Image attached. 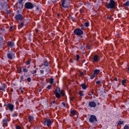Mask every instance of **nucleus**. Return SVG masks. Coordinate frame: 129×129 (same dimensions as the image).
I'll return each instance as SVG.
<instances>
[{"label": "nucleus", "instance_id": "6e6d98bb", "mask_svg": "<svg viewBox=\"0 0 129 129\" xmlns=\"http://www.w3.org/2000/svg\"><path fill=\"white\" fill-rule=\"evenodd\" d=\"M57 16H60V14H57Z\"/></svg>", "mask_w": 129, "mask_h": 129}, {"label": "nucleus", "instance_id": "8fccbe9b", "mask_svg": "<svg viewBox=\"0 0 129 129\" xmlns=\"http://www.w3.org/2000/svg\"><path fill=\"white\" fill-rule=\"evenodd\" d=\"M62 104L64 106H65V103H64V102H63V103H62Z\"/></svg>", "mask_w": 129, "mask_h": 129}, {"label": "nucleus", "instance_id": "72a5a7b5", "mask_svg": "<svg viewBox=\"0 0 129 129\" xmlns=\"http://www.w3.org/2000/svg\"><path fill=\"white\" fill-rule=\"evenodd\" d=\"M60 93H61V94L63 96L64 95L65 93L63 91H61L60 92Z\"/></svg>", "mask_w": 129, "mask_h": 129}, {"label": "nucleus", "instance_id": "4d7b16f0", "mask_svg": "<svg viewBox=\"0 0 129 129\" xmlns=\"http://www.w3.org/2000/svg\"><path fill=\"white\" fill-rule=\"evenodd\" d=\"M128 71H129V67L128 68Z\"/></svg>", "mask_w": 129, "mask_h": 129}, {"label": "nucleus", "instance_id": "f3484780", "mask_svg": "<svg viewBox=\"0 0 129 129\" xmlns=\"http://www.w3.org/2000/svg\"><path fill=\"white\" fill-rule=\"evenodd\" d=\"M59 93L57 92H55L56 97L57 98H59L60 97V94Z\"/></svg>", "mask_w": 129, "mask_h": 129}, {"label": "nucleus", "instance_id": "58836bf2", "mask_svg": "<svg viewBox=\"0 0 129 129\" xmlns=\"http://www.w3.org/2000/svg\"><path fill=\"white\" fill-rule=\"evenodd\" d=\"M26 64V65H28L30 64V62L29 60H28L27 61H26L25 63Z\"/></svg>", "mask_w": 129, "mask_h": 129}, {"label": "nucleus", "instance_id": "4c0bfd02", "mask_svg": "<svg viewBox=\"0 0 129 129\" xmlns=\"http://www.w3.org/2000/svg\"><path fill=\"white\" fill-rule=\"evenodd\" d=\"M36 71L33 70V71H31V73L32 74H34L35 73H36Z\"/></svg>", "mask_w": 129, "mask_h": 129}, {"label": "nucleus", "instance_id": "864d4df0", "mask_svg": "<svg viewBox=\"0 0 129 129\" xmlns=\"http://www.w3.org/2000/svg\"><path fill=\"white\" fill-rule=\"evenodd\" d=\"M52 102L53 103H55V102L54 101H52Z\"/></svg>", "mask_w": 129, "mask_h": 129}, {"label": "nucleus", "instance_id": "ea45409f", "mask_svg": "<svg viewBox=\"0 0 129 129\" xmlns=\"http://www.w3.org/2000/svg\"><path fill=\"white\" fill-rule=\"evenodd\" d=\"M124 123V122L122 121H120L119 122V123L120 124H123V123Z\"/></svg>", "mask_w": 129, "mask_h": 129}, {"label": "nucleus", "instance_id": "ddd939ff", "mask_svg": "<svg viewBox=\"0 0 129 129\" xmlns=\"http://www.w3.org/2000/svg\"><path fill=\"white\" fill-rule=\"evenodd\" d=\"M8 45L11 48L13 47L14 46V44L13 42L12 41H9L7 43Z\"/></svg>", "mask_w": 129, "mask_h": 129}, {"label": "nucleus", "instance_id": "13d9d810", "mask_svg": "<svg viewBox=\"0 0 129 129\" xmlns=\"http://www.w3.org/2000/svg\"><path fill=\"white\" fill-rule=\"evenodd\" d=\"M39 67H41V66H39Z\"/></svg>", "mask_w": 129, "mask_h": 129}, {"label": "nucleus", "instance_id": "c9c22d12", "mask_svg": "<svg viewBox=\"0 0 129 129\" xmlns=\"http://www.w3.org/2000/svg\"><path fill=\"white\" fill-rule=\"evenodd\" d=\"M124 129H129V127L127 125H125L124 127Z\"/></svg>", "mask_w": 129, "mask_h": 129}, {"label": "nucleus", "instance_id": "49530a36", "mask_svg": "<svg viewBox=\"0 0 129 129\" xmlns=\"http://www.w3.org/2000/svg\"><path fill=\"white\" fill-rule=\"evenodd\" d=\"M83 11H84L83 9H80V13H83Z\"/></svg>", "mask_w": 129, "mask_h": 129}, {"label": "nucleus", "instance_id": "39448f33", "mask_svg": "<svg viewBox=\"0 0 129 129\" xmlns=\"http://www.w3.org/2000/svg\"><path fill=\"white\" fill-rule=\"evenodd\" d=\"M7 56L8 58L11 59L15 57L14 54L11 52H9V53L7 54Z\"/></svg>", "mask_w": 129, "mask_h": 129}, {"label": "nucleus", "instance_id": "5fc2aeb1", "mask_svg": "<svg viewBox=\"0 0 129 129\" xmlns=\"http://www.w3.org/2000/svg\"><path fill=\"white\" fill-rule=\"evenodd\" d=\"M12 27H11H11H10V29H12Z\"/></svg>", "mask_w": 129, "mask_h": 129}, {"label": "nucleus", "instance_id": "a878e982", "mask_svg": "<svg viewBox=\"0 0 129 129\" xmlns=\"http://www.w3.org/2000/svg\"><path fill=\"white\" fill-rule=\"evenodd\" d=\"M60 92V89L59 88H57L55 90V92Z\"/></svg>", "mask_w": 129, "mask_h": 129}, {"label": "nucleus", "instance_id": "2f4dec72", "mask_svg": "<svg viewBox=\"0 0 129 129\" xmlns=\"http://www.w3.org/2000/svg\"><path fill=\"white\" fill-rule=\"evenodd\" d=\"M79 95L81 96H83V94L82 91H80L79 92Z\"/></svg>", "mask_w": 129, "mask_h": 129}, {"label": "nucleus", "instance_id": "3c124183", "mask_svg": "<svg viewBox=\"0 0 129 129\" xmlns=\"http://www.w3.org/2000/svg\"><path fill=\"white\" fill-rule=\"evenodd\" d=\"M114 80L116 81H117V78H115V79Z\"/></svg>", "mask_w": 129, "mask_h": 129}, {"label": "nucleus", "instance_id": "6e6552de", "mask_svg": "<svg viewBox=\"0 0 129 129\" xmlns=\"http://www.w3.org/2000/svg\"><path fill=\"white\" fill-rule=\"evenodd\" d=\"M15 18L17 20H21L23 18L22 16L20 14L16 15Z\"/></svg>", "mask_w": 129, "mask_h": 129}, {"label": "nucleus", "instance_id": "393cba45", "mask_svg": "<svg viewBox=\"0 0 129 129\" xmlns=\"http://www.w3.org/2000/svg\"><path fill=\"white\" fill-rule=\"evenodd\" d=\"M84 26L86 27H88L89 26V23L88 22L85 23L84 24Z\"/></svg>", "mask_w": 129, "mask_h": 129}, {"label": "nucleus", "instance_id": "4be33fe9", "mask_svg": "<svg viewBox=\"0 0 129 129\" xmlns=\"http://www.w3.org/2000/svg\"><path fill=\"white\" fill-rule=\"evenodd\" d=\"M21 67H19L17 69V72L19 73H20L21 72Z\"/></svg>", "mask_w": 129, "mask_h": 129}, {"label": "nucleus", "instance_id": "37998d69", "mask_svg": "<svg viewBox=\"0 0 129 129\" xmlns=\"http://www.w3.org/2000/svg\"><path fill=\"white\" fill-rule=\"evenodd\" d=\"M51 85H49L47 86V88L49 89H50L51 88Z\"/></svg>", "mask_w": 129, "mask_h": 129}, {"label": "nucleus", "instance_id": "4468645a", "mask_svg": "<svg viewBox=\"0 0 129 129\" xmlns=\"http://www.w3.org/2000/svg\"><path fill=\"white\" fill-rule=\"evenodd\" d=\"M7 119H6L3 120V125L4 126H6V124L7 123Z\"/></svg>", "mask_w": 129, "mask_h": 129}, {"label": "nucleus", "instance_id": "423d86ee", "mask_svg": "<svg viewBox=\"0 0 129 129\" xmlns=\"http://www.w3.org/2000/svg\"><path fill=\"white\" fill-rule=\"evenodd\" d=\"M89 106L91 108L94 107L96 106V103L94 102L91 101L89 102L88 104Z\"/></svg>", "mask_w": 129, "mask_h": 129}, {"label": "nucleus", "instance_id": "7ed1b4c3", "mask_svg": "<svg viewBox=\"0 0 129 129\" xmlns=\"http://www.w3.org/2000/svg\"><path fill=\"white\" fill-rule=\"evenodd\" d=\"M74 32L75 35L78 36H80L83 34V31L80 29L77 28L75 29Z\"/></svg>", "mask_w": 129, "mask_h": 129}, {"label": "nucleus", "instance_id": "f257e3e1", "mask_svg": "<svg viewBox=\"0 0 129 129\" xmlns=\"http://www.w3.org/2000/svg\"><path fill=\"white\" fill-rule=\"evenodd\" d=\"M116 3L113 0H110L109 3L106 6L108 9H113L115 7Z\"/></svg>", "mask_w": 129, "mask_h": 129}, {"label": "nucleus", "instance_id": "2eb2a0df", "mask_svg": "<svg viewBox=\"0 0 129 129\" xmlns=\"http://www.w3.org/2000/svg\"><path fill=\"white\" fill-rule=\"evenodd\" d=\"M81 86L84 90H85L86 88V86L83 83L81 85Z\"/></svg>", "mask_w": 129, "mask_h": 129}, {"label": "nucleus", "instance_id": "aec40b11", "mask_svg": "<svg viewBox=\"0 0 129 129\" xmlns=\"http://www.w3.org/2000/svg\"><path fill=\"white\" fill-rule=\"evenodd\" d=\"M26 0H17L18 3L19 4H21L23 2H25Z\"/></svg>", "mask_w": 129, "mask_h": 129}, {"label": "nucleus", "instance_id": "6ab92c4d", "mask_svg": "<svg viewBox=\"0 0 129 129\" xmlns=\"http://www.w3.org/2000/svg\"><path fill=\"white\" fill-rule=\"evenodd\" d=\"M100 70H94V74L95 75H96L100 72Z\"/></svg>", "mask_w": 129, "mask_h": 129}, {"label": "nucleus", "instance_id": "f704fd0d", "mask_svg": "<svg viewBox=\"0 0 129 129\" xmlns=\"http://www.w3.org/2000/svg\"><path fill=\"white\" fill-rule=\"evenodd\" d=\"M16 129H21V127L19 125H18L16 127Z\"/></svg>", "mask_w": 129, "mask_h": 129}, {"label": "nucleus", "instance_id": "0eeeda50", "mask_svg": "<svg viewBox=\"0 0 129 129\" xmlns=\"http://www.w3.org/2000/svg\"><path fill=\"white\" fill-rule=\"evenodd\" d=\"M89 120L90 122H93L94 121H97V120L95 116L92 115L89 119Z\"/></svg>", "mask_w": 129, "mask_h": 129}, {"label": "nucleus", "instance_id": "603ef678", "mask_svg": "<svg viewBox=\"0 0 129 129\" xmlns=\"http://www.w3.org/2000/svg\"><path fill=\"white\" fill-rule=\"evenodd\" d=\"M36 33H37L38 32V30H36Z\"/></svg>", "mask_w": 129, "mask_h": 129}, {"label": "nucleus", "instance_id": "f03ea898", "mask_svg": "<svg viewBox=\"0 0 129 129\" xmlns=\"http://www.w3.org/2000/svg\"><path fill=\"white\" fill-rule=\"evenodd\" d=\"M69 0H63L62 2V6L63 7L68 8L70 5Z\"/></svg>", "mask_w": 129, "mask_h": 129}, {"label": "nucleus", "instance_id": "79ce46f5", "mask_svg": "<svg viewBox=\"0 0 129 129\" xmlns=\"http://www.w3.org/2000/svg\"><path fill=\"white\" fill-rule=\"evenodd\" d=\"M100 82H101V81H97L96 82V84H100Z\"/></svg>", "mask_w": 129, "mask_h": 129}, {"label": "nucleus", "instance_id": "a19ab883", "mask_svg": "<svg viewBox=\"0 0 129 129\" xmlns=\"http://www.w3.org/2000/svg\"><path fill=\"white\" fill-rule=\"evenodd\" d=\"M27 81L28 82H30L31 81V79L30 78H28L27 79Z\"/></svg>", "mask_w": 129, "mask_h": 129}, {"label": "nucleus", "instance_id": "7c9ffc66", "mask_svg": "<svg viewBox=\"0 0 129 129\" xmlns=\"http://www.w3.org/2000/svg\"><path fill=\"white\" fill-rule=\"evenodd\" d=\"M22 87H19V90L21 91V92L22 93H23L24 92L23 91L22 89Z\"/></svg>", "mask_w": 129, "mask_h": 129}, {"label": "nucleus", "instance_id": "de8ad7c7", "mask_svg": "<svg viewBox=\"0 0 129 129\" xmlns=\"http://www.w3.org/2000/svg\"><path fill=\"white\" fill-rule=\"evenodd\" d=\"M93 94V93H89L88 94V95L89 96H90L92 95V94Z\"/></svg>", "mask_w": 129, "mask_h": 129}, {"label": "nucleus", "instance_id": "c756f323", "mask_svg": "<svg viewBox=\"0 0 129 129\" xmlns=\"http://www.w3.org/2000/svg\"><path fill=\"white\" fill-rule=\"evenodd\" d=\"M76 56L77 57L76 60L77 61H78L80 58L79 56V55L78 54L76 55Z\"/></svg>", "mask_w": 129, "mask_h": 129}, {"label": "nucleus", "instance_id": "cd10ccee", "mask_svg": "<svg viewBox=\"0 0 129 129\" xmlns=\"http://www.w3.org/2000/svg\"><path fill=\"white\" fill-rule=\"evenodd\" d=\"M95 75L93 73L90 77V78L91 79H93L95 77Z\"/></svg>", "mask_w": 129, "mask_h": 129}, {"label": "nucleus", "instance_id": "5701e85b", "mask_svg": "<svg viewBox=\"0 0 129 129\" xmlns=\"http://www.w3.org/2000/svg\"><path fill=\"white\" fill-rule=\"evenodd\" d=\"M44 65L45 66L47 67L48 66V62L46 61L44 62Z\"/></svg>", "mask_w": 129, "mask_h": 129}, {"label": "nucleus", "instance_id": "20e7f679", "mask_svg": "<svg viewBox=\"0 0 129 129\" xmlns=\"http://www.w3.org/2000/svg\"><path fill=\"white\" fill-rule=\"evenodd\" d=\"M24 7L28 9H31L34 7L33 4L30 2L26 3L24 4Z\"/></svg>", "mask_w": 129, "mask_h": 129}, {"label": "nucleus", "instance_id": "473e14b6", "mask_svg": "<svg viewBox=\"0 0 129 129\" xmlns=\"http://www.w3.org/2000/svg\"><path fill=\"white\" fill-rule=\"evenodd\" d=\"M20 28H22L24 26V23L23 22H22L20 24Z\"/></svg>", "mask_w": 129, "mask_h": 129}, {"label": "nucleus", "instance_id": "c03bdc74", "mask_svg": "<svg viewBox=\"0 0 129 129\" xmlns=\"http://www.w3.org/2000/svg\"><path fill=\"white\" fill-rule=\"evenodd\" d=\"M40 72L41 74H43L44 73V71L43 70H41Z\"/></svg>", "mask_w": 129, "mask_h": 129}, {"label": "nucleus", "instance_id": "bf43d9fd", "mask_svg": "<svg viewBox=\"0 0 129 129\" xmlns=\"http://www.w3.org/2000/svg\"><path fill=\"white\" fill-rule=\"evenodd\" d=\"M81 75H82V73H81Z\"/></svg>", "mask_w": 129, "mask_h": 129}, {"label": "nucleus", "instance_id": "9b49d317", "mask_svg": "<svg viewBox=\"0 0 129 129\" xmlns=\"http://www.w3.org/2000/svg\"><path fill=\"white\" fill-rule=\"evenodd\" d=\"M7 107L11 111H12L13 110L14 106L12 104H8L7 105Z\"/></svg>", "mask_w": 129, "mask_h": 129}, {"label": "nucleus", "instance_id": "412c9836", "mask_svg": "<svg viewBox=\"0 0 129 129\" xmlns=\"http://www.w3.org/2000/svg\"><path fill=\"white\" fill-rule=\"evenodd\" d=\"M124 6H129V1H127L126 3L123 4Z\"/></svg>", "mask_w": 129, "mask_h": 129}, {"label": "nucleus", "instance_id": "9d476101", "mask_svg": "<svg viewBox=\"0 0 129 129\" xmlns=\"http://www.w3.org/2000/svg\"><path fill=\"white\" fill-rule=\"evenodd\" d=\"M46 124L48 127H49L51 124V122L49 119H48L44 121V125Z\"/></svg>", "mask_w": 129, "mask_h": 129}, {"label": "nucleus", "instance_id": "f8f14e48", "mask_svg": "<svg viewBox=\"0 0 129 129\" xmlns=\"http://www.w3.org/2000/svg\"><path fill=\"white\" fill-rule=\"evenodd\" d=\"M99 56L96 55L94 56L93 59L94 61L97 62L99 59Z\"/></svg>", "mask_w": 129, "mask_h": 129}, {"label": "nucleus", "instance_id": "bb28decb", "mask_svg": "<svg viewBox=\"0 0 129 129\" xmlns=\"http://www.w3.org/2000/svg\"><path fill=\"white\" fill-rule=\"evenodd\" d=\"M23 71L25 72H27L28 71V69L26 68H24L23 70Z\"/></svg>", "mask_w": 129, "mask_h": 129}, {"label": "nucleus", "instance_id": "b1692460", "mask_svg": "<svg viewBox=\"0 0 129 129\" xmlns=\"http://www.w3.org/2000/svg\"><path fill=\"white\" fill-rule=\"evenodd\" d=\"M54 79L52 78L50 79L49 80V82L51 84H52L53 82Z\"/></svg>", "mask_w": 129, "mask_h": 129}, {"label": "nucleus", "instance_id": "dca6fc26", "mask_svg": "<svg viewBox=\"0 0 129 129\" xmlns=\"http://www.w3.org/2000/svg\"><path fill=\"white\" fill-rule=\"evenodd\" d=\"M34 118V117L33 116H29L28 118L29 121L30 122H31L33 120Z\"/></svg>", "mask_w": 129, "mask_h": 129}, {"label": "nucleus", "instance_id": "1a4fd4ad", "mask_svg": "<svg viewBox=\"0 0 129 129\" xmlns=\"http://www.w3.org/2000/svg\"><path fill=\"white\" fill-rule=\"evenodd\" d=\"M7 87L5 84L3 83L2 85L0 86V90L4 92L5 91V89Z\"/></svg>", "mask_w": 129, "mask_h": 129}, {"label": "nucleus", "instance_id": "09e8293b", "mask_svg": "<svg viewBox=\"0 0 129 129\" xmlns=\"http://www.w3.org/2000/svg\"><path fill=\"white\" fill-rule=\"evenodd\" d=\"M41 89H39V92H41Z\"/></svg>", "mask_w": 129, "mask_h": 129}, {"label": "nucleus", "instance_id": "a18cd8bd", "mask_svg": "<svg viewBox=\"0 0 129 129\" xmlns=\"http://www.w3.org/2000/svg\"><path fill=\"white\" fill-rule=\"evenodd\" d=\"M107 19H109L110 20H111L112 19V18L111 17H107Z\"/></svg>", "mask_w": 129, "mask_h": 129}, {"label": "nucleus", "instance_id": "a211bd4d", "mask_svg": "<svg viewBox=\"0 0 129 129\" xmlns=\"http://www.w3.org/2000/svg\"><path fill=\"white\" fill-rule=\"evenodd\" d=\"M76 113V111L74 110L71 111L70 112L71 114L73 115H75Z\"/></svg>", "mask_w": 129, "mask_h": 129}, {"label": "nucleus", "instance_id": "e433bc0d", "mask_svg": "<svg viewBox=\"0 0 129 129\" xmlns=\"http://www.w3.org/2000/svg\"><path fill=\"white\" fill-rule=\"evenodd\" d=\"M23 78L22 76H21L20 78V82H21L23 80Z\"/></svg>", "mask_w": 129, "mask_h": 129}, {"label": "nucleus", "instance_id": "c85d7f7f", "mask_svg": "<svg viewBox=\"0 0 129 129\" xmlns=\"http://www.w3.org/2000/svg\"><path fill=\"white\" fill-rule=\"evenodd\" d=\"M126 80L124 79L122 82V84L123 85L126 82Z\"/></svg>", "mask_w": 129, "mask_h": 129}]
</instances>
